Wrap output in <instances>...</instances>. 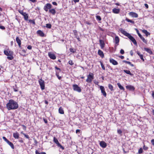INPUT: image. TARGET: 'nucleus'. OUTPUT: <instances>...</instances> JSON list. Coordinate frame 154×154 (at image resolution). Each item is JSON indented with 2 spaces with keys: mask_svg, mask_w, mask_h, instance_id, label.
Segmentation results:
<instances>
[{
  "mask_svg": "<svg viewBox=\"0 0 154 154\" xmlns=\"http://www.w3.org/2000/svg\"><path fill=\"white\" fill-rule=\"evenodd\" d=\"M35 154H46L45 152H42L41 153H39L37 150L35 151Z\"/></svg>",
  "mask_w": 154,
  "mask_h": 154,
  "instance_id": "nucleus-35",
  "label": "nucleus"
},
{
  "mask_svg": "<svg viewBox=\"0 0 154 154\" xmlns=\"http://www.w3.org/2000/svg\"><path fill=\"white\" fill-rule=\"evenodd\" d=\"M69 50L71 52L73 53H74L76 51L75 49L72 48H70L69 49Z\"/></svg>",
  "mask_w": 154,
  "mask_h": 154,
  "instance_id": "nucleus-34",
  "label": "nucleus"
},
{
  "mask_svg": "<svg viewBox=\"0 0 154 154\" xmlns=\"http://www.w3.org/2000/svg\"><path fill=\"white\" fill-rule=\"evenodd\" d=\"M110 62L114 65L118 64V63L117 61L112 58H110L109 60Z\"/></svg>",
  "mask_w": 154,
  "mask_h": 154,
  "instance_id": "nucleus-11",
  "label": "nucleus"
},
{
  "mask_svg": "<svg viewBox=\"0 0 154 154\" xmlns=\"http://www.w3.org/2000/svg\"><path fill=\"white\" fill-rule=\"evenodd\" d=\"M126 88L129 90H134V88L131 85H128L126 86Z\"/></svg>",
  "mask_w": 154,
  "mask_h": 154,
  "instance_id": "nucleus-20",
  "label": "nucleus"
},
{
  "mask_svg": "<svg viewBox=\"0 0 154 154\" xmlns=\"http://www.w3.org/2000/svg\"><path fill=\"white\" fill-rule=\"evenodd\" d=\"M68 63L69 64L71 65H72L74 64V63L72 60H70L69 61Z\"/></svg>",
  "mask_w": 154,
  "mask_h": 154,
  "instance_id": "nucleus-43",
  "label": "nucleus"
},
{
  "mask_svg": "<svg viewBox=\"0 0 154 154\" xmlns=\"http://www.w3.org/2000/svg\"><path fill=\"white\" fill-rule=\"evenodd\" d=\"M144 5L145 7L146 8H148V5L147 4H144Z\"/></svg>",
  "mask_w": 154,
  "mask_h": 154,
  "instance_id": "nucleus-58",
  "label": "nucleus"
},
{
  "mask_svg": "<svg viewBox=\"0 0 154 154\" xmlns=\"http://www.w3.org/2000/svg\"><path fill=\"white\" fill-rule=\"evenodd\" d=\"M120 58H121L122 59H123L124 58V57L123 56H121L119 57Z\"/></svg>",
  "mask_w": 154,
  "mask_h": 154,
  "instance_id": "nucleus-63",
  "label": "nucleus"
},
{
  "mask_svg": "<svg viewBox=\"0 0 154 154\" xmlns=\"http://www.w3.org/2000/svg\"><path fill=\"white\" fill-rule=\"evenodd\" d=\"M100 43L101 48L103 49L104 47L105 44L104 43V41L101 39H100L99 40Z\"/></svg>",
  "mask_w": 154,
  "mask_h": 154,
  "instance_id": "nucleus-12",
  "label": "nucleus"
},
{
  "mask_svg": "<svg viewBox=\"0 0 154 154\" xmlns=\"http://www.w3.org/2000/svg\"><path fill=\"white\" fill-rule=\"evenodd\" d=\"M38 82L42 90H44L45 86L44 81L41 79L39 80Z\"/></svg>",
  "mask_w": 154,
  "mask_h": 154,
  "instance_id": "nucleus-7",
  "label": "nucleus"
},
{
  "mask_svg": "<svg viewBox=\"0 0 154 154\" xmlns=\"http://www.w3.org/2000/svg\"><path fill=\"white\" fill-rule=\"evenodd\" d=\"M124 72L126 73L127 74H129L131 76H133V74L132 73H131L130 71L129 70H123Z\"/></svg>",
  "mask_w": 154,
  "mask_h": 154,
  "instance_id": "nucleus-24",
  "label": "nucleus"
},
{
  "mask_svg": "<svg viewBox=\"0 0 154 154\" xmlns=\"http://www.w3.org/2000/svg\"><path fill=\"white\" fill-rule=\"evenodd\" d=\"M120 52L121 54H123L124 53V51L122 49L120 50Z\"/></svg>",
  "mask_w": 154,
  "mask_h": 154,
  "instance_id": "nucleus-49",
  "label": "nucleus"
},
{
  "mask_svg": "<svg viewBox=\"0 0 154 154\" xmlns=\"http://www.w3.org/2000/svg\"><path fill=\"white\" fill-rule=\"evenodd\" d=\"M19 141L21 143H23V140H22V138H21L19 140Z\"/></svg>",
  "mask_w": 154,
  "mask_h": 154,
  "instance_id": "nucleus-51",
  "label": "nucleus"
},
{
  "mask_svg": "<svg viewBox=\"0 0 154 154\" xmlns=\"http://www.w3.org/2000/svg\"><path fill=\"white\" fill-rule=\"evenodd\" d=\"M27 48L28 49L30 50L32 49V47L30 45H29Z\"/></svg>",
  "mask_w": 154,
  "mask_h": 154,
  "instance_id": "nucleus-52",
  "label": "nucleus"
},
{
  "mask_svg": "<svg viewBox=\"0 0 154 154\" xmlns=\"http://www.w3.org/2000/svg\"><path fill=\"white\" fill-rule=\"evenodd\" d=\"M52 3L53 5H57V3L55 2H52Z\"/></svg>",
  "mask_w": 154,
  "mask_h": 154,
  "instance_id": "nucleus-56",
  "label": "nucleus"
},
{
  "mask_svg": "<svg viewBox=\"0 0 154 154\" xmlns=\"http://www.w3.org/2000/svg\"><path fill=\"white\" fill-rule=\"evenodd\" d=\"M18 12L21 14H22L24 16V18L25 20H28V16L27 14L25 12H23V11L22 10H19L18 11Z\"/></svg>",
  "mask_w": 154,
  "mask_h": 154,
  "instance_id": "nucleus-5",
  "label": "nucleus"
},
{
  "mask_svg": "<svg viewBox=\"0 0 154 154\" xmlns=\"http://www.w3.org/2000/svg\"><path fill=\"white\" fill-rule=\"evenodd\" d=\"M100 63L101 66L102 68V69L103 70H105V67L103 65L102 62L101 61H100Z\"/></svg>",
  "mask_w": 154,
  "mask_h": 154,
  "instance_id": "nucleus-37",
  "label": "nucleus"
},
{
  "mask_svg": "<svg viewBox=\"0 0 154 154\" xmlns=\"http://www.w3.org/2000/svg\"><path fill=\"white\" fill-rule=\"evenodd\" d=\"M108 87L109 89L111 91H112L113 90V87L112 85L110 84H109L108 85Z\"/></svg>",
  "mask_w": 154,
  "mask_h": 154,
  "instance_id": "nucleus-32",
  "label": "nucleus"
},
{
  "mask_svg": "<svg viewBox=\"0 0 154 154\" xmlns=\"http://www.w3.org/2000/svg\"><path fill=\"white\" fill-rule=\"evenodd\" d=\"M129 14L133 17L137 18L138 17V15L137 13L133 12H130Z\"/></svg>",
  "mask_w": 154,
  "mask_h": 154,
  "instance_id": "nucleus-13",
  "label": "nucleus"
},
{
  "mask_svg": "<svg viewBox=\"0 0 154 154\" xmlns=\"http://www.w3.org/2000/svg\"><path fill=\"white\" fill-rule=\"evenodd\" d=\"M100 88L101 90V93L103 94V95L106 97V94L105 91V89L103 86H100Z\"/></svg>",
  "mask_w": 154,
  "mask_h": 154,
  "instance_id": "nucleus-10",
  "label": "nucleus"
},
{
  "mask_svg": "<svg viewBox=\"0 0 154 154\" xmlns=\"http://www.w3.org/2000/svg\"><path fill=\"white\" fill-rule=\"evenodd\" d=\"M55 68L56 69L59 70L60 71V68H58L57 67V66L55 67Z\"/></svg>",
  "mask_w": 154,
  "mask_h": 154,
  "instance_id": "nucleus-60",
  "label": "nucleus"
},
{
  "mask_svg": "<svg viewBox=\"0 0 154 154\" xmlns=\"http://www.w3.org/2000/svg\"><path fill=\"white\" fill-rule=\"evenodd\" d=\"M115 40L116 41V44H118L119 43V37L118 36H115Z\"/></svg>",
  "mask_w": 154,
  "mask_h": 154,
  "instance_id": "nucleus-27",
  "label": "nucleus"
},
{
  "mask_svg": "<svg viewBox=\"0 0 154 154\" xmlns=\"http://www.w3.org/2000/svg\"><path fill=\"white\" fill-rule=\"evenodd\" d=\"M37 33L41 37H44L45 36L44 33L40 30H38L37 31Z\"/></svg>",
  "mask_w": 154,
  "mask_h": 154,
  "instance_id": "nucleus-16",
  "label": "nucleus"
},
{
  "mask_svg": "<svg viewBox=\"0 0 154 154\" xmlns=\"http://www.w3.org/2000/svg\"><path fill=\"white\" fill-rule=\"evenodd\" d=\"M21 133L24 136V137L26 138L29 139V136L25 134V133H23V132H21Z\"/></svg>",
  "mask_w": 154,
  "mask_h": 154,
  "instance_id": "nucleus-42",
  "label": "nucleus"
},
{
  "mask_svg": "<svg viewBox=\"0 0 154 154\" xmlns=\"http://www.w3.org/2000/svg\"><path fill=\"white\" fill-rule=\"evenodd\" d=\"M7 143L13 149H14V144L13 143H12L10 141H9Z\"/></svg>",
  "mask_w": 154,
  "mask_h": 154,
  "instance_id": "nucleus-26",
  "label": "nucleus"
},
{
  "mask_svg": "<svg viewBox=\"0 0 154 154\" xmlns=\"http://www.w3.org/2000/svg\"><path fill=\"white\" fill-rule=\"evenodd\" d=\"M144 50L150 54H152V52L151 50L147 48H144Z\"/></svg>",
  "mask_w": 154,
  "mask_h": 154,
  "instance_id": "nucleus-22",
  "label": "nucleus"
},
{
  "mask_svg": "<svg viewBox=\"0 0 154 154\" xmlns=\"http://www.w3.org/2000/svg\"><path fill=\"white\" fill-rule=\"evenodd\" d=\"M142 32L146 34V36H148V35H150V33L145 29L142 30Z\"/></svg>",
  "mask_w": 154,
  "mask_h": 154,
  "instance_id": "nucleus-23",
  "label": "nucleus"
},
{
  "mask_svg": "<svg viewBox=\"0 0 154 154\" xmlns=\"http://www.w3.org/2000/svg\"><path fill=\"white\" fill-rule=\"evenodd\" d=\"M59 112L61 114H63L64 113V111L63 109L61 107H60L59 109Z\"/></svg>",
  "mask_w": 154,
  "mask_h": 154,
  "instance_id": "nucleus-29",
  "label": "nucleus"
},
{
  "mask_svg": "<svg viewBox=\"0 0 154 154\" xmlns=\"http://www.w3.org/2000/svg\"><path fill=\"white\" fill-rule=\"evenodd\" d=\"M152 96L153 98L154 99V92L152 93Z\"/></svg>",
  "mask_w": 154,
  "mask_h": 154,
  "instance_id": "nucleus-64",
  "label": "nucleus"
},
{
  "mask_svg": "<svg viewBox=\"0 0 154 154\" xmlns=\"http://www.w3.org/2000/svg\"><path fill=\"white\" fill-rule=\"evenodd\" d=\"M72 87L74 91H76L79 93L81 92L82 90L81 88L78 86L77 85H72Z\"/></svg>",
  "mask_w": 154,
  "mask_h": 154,
  "instance_id": "nucleus-4",
  "label": "nucleus"
},
{
  "mask_svg": "<svg viewBox=\"0 0 154 154\" xmlns=\"http://www.w3.org/2000/svg\"><path fill=\"white\" fill-rule=\"evenodd\" d=\"M112 12L115 14H118L120 12V10L119 9L114 8L112 9Z\"/></svg>",
  "mask_w": 154,
  "mask_h": 154,
  "instance_id": "nucleus-18",
  "label": "nucleus"
},
{
  "mask_svg": "<svg viewBox=\"0 0 154 154\" xmlns=\"http://www.w3.org/2000/svg\"><path fill=\"white\" fill-rule=\"evenodd\" d=\"M51 25L50 24L47 23L46 24V27L49 28L50 29L51 28Z\"/></svg>",
  "mask_w": 154,
  "mask_h": 154,
  "instance_id": "nucleus-38",
  "label": "nucleus"
},
{
  "mask_svg": "<svg viewBox=\"0 0 154 154\" xmlns=\"http://www.w3.org/2000/svg\"><path fill=\"white\" fill-rule=\"evenodd\" d=\"M151 142L152 144L154 146V139H152L151 140Z\"/></svg>",
  "mask_w": 154,
  "mask_h": 154,
  "instance_id": "nucleus-54",
  "label": "nucleus"
},
{
  "mask_svg": "<svg viewBox=\"0 0 154 154\" xmlns=\"http://www.w3.org/2000/svg\"><path fill=\"white\" fill-rule=\"evenodd\" d=\"M143 149L144 150H146L147 149L148 147H147L145 146H144Z\"/></svg>",
  "mask_w": 154,
  "mask_h": 154,
  "instance_id": "nucleus-57",
  "label": "nucleus"
},
{
  "mask_svg": "<svg viewBox=\"0 0 154 154\" xmlns=\"http://www.w3.org/2000/svg\"><path fill=\"white\" fill-rule=\"evenodd\" d=\"M29 0L33 2H36V0Z\"/></svg>",
  "mask_w": 154,
  "mask_h": 154,
  "instance_id": "nucleus-61",
  "label": "nucleus"
},
{
  "mask_svg": "<svg viewBox=\"0 0 154 154\" xmlns=\"http://www.w3.org/2000/svg\"><path fill=\"white\" fill-rule=\"evenodd\" d=\"M8 56L7 57V59L9 60H12L13 59V57L11 56Z\"/></svg>",
  "mask_w": 154,
  "mask_h": 154,
  "instance_id": "nucleus-45",
  "label": "nucleus"
},
{
  "mask_svg": "<svg viewBox=\"0 0 154 154\" xmlns=\"http://www.w3.org/2000/svg\"><path fill=\"white\" fill-rule=\"evenodd\" d=\"M57 145L58 147H60L62 149H64V148L59 143Z\"/></svg>",
  "mask_w": 154,
  "mask_h": 154,
  "instance_id": "nucleus-39",
  "label": "nucleus"
},
{
  "mask_svg": "<svg viewBox=\"0 0 154 154\" xmlns=\"http://www.w3.org/2000/svg\"><path fill=\"white\" fill-rule=\"evenodd\" d=\"M56 75L59 79H61V77L59 76L58 75L57 73L56 74Z\"/></svg>",
  "mask_w": 154,
  "mask_h": 154,
  "instance_id": "nucleus-53",
  "label": "nucleus"
},
{
  "mask_svg": "<svg viewBox=\"0 0 154 154\" xmlns=\"http://www.w3.org/2000/svg\"><path fill=\"white\" fill-rule=\"evenodd\" d=\"M4 53L7 56H11L13 54V52L9 50H5Z\"/></svg>",
  "mask_w": 154,
  "mask_h": 154,
  "instance_id": "nucleus-8",
  "label": "nucleus"
},
{
  "mask_svg": "<svg viewBox=\"0 0 154 154\" xmlns=\"http://www.w3.org/2000/svg\"><path fill=\"white\" fill-rule=\"evenodd\" d=\"M49 12L51 13L53 15H55L56 13L55 10L54 9H50L49 11Z\"/></svg>",
  "mask_w": 154,
  "mask_h": 154,
  "instance_id": "nucleus-21",
  "label": "nucleus"
},
{
  "mask_svg": "<svg viewBox=\"0 0 154 154\" xmlns=\"http://www.w3.org/2000/svg\"><path fill=\"white\" fill-rule=\"evenodd\" d=\"M2 138L7 143L9 141L5 137H3Z\"/></svg>",
  "mask_w": 154,
  "mask_h": 154,
  "instance_id": "nucleus-44",
  "label": "nucleus"
},
{
  "mask_svg": "<svg viewBox=\"0 0 154 154\" xmlns=\"http://www.w3.org/2000/svg\"><path fill=\"white\" fill-rule=\"evenodd\" d=\"M117 132L119 134H120L121 136L122 135V131L120 129H118Z\"/></svg>",
  "mask_w": 154,
  "mask_h": 154,
  "instance_id": "nucleus-41",
  "label": "nucleus"
},
{
  "mask_svg": "<svg viewBox=\"0 0 154 154\" xmlns=\"http://www.w3.org/2000/svg\"><path fill=\"white\" fill-rule=\"evenodd\" d=\"M130 54L131 55V56H132L133 55V51H131L130 52Z\"/></svg>",
  "mask_w": 154,
  "mask_h": 154,
  "instance_id": "nucleus-62",
  "label": "nucleus"
},
{
  "mask_svg": "<svg viewBox=\"0 0 154 154\" xmlns=\"http://www.w3.org/2000/svg\"><path fill=\"white\" fill-rule=\"evenodd\" d=\"M48 55L49 57L52 59L55 60L56 58V57L55 54L51 52H49Z\"/></svg>",
  "mask_w": 154,
  "mask_h": 154,
  "instance_id": "nucleus-9",
  "label": "nucleus"
},
{
  "mask_svg": "<svg viewBox=\"0 0 154 154\" xmlns=\"http://www.w3.org/2000/svg\"><path fill=\"white\" fill-rule=\"evenodd\" d=\"M135 30H136V31L138 35L139 36V37H140L142 36V35L139 32V31L137 29H135Z\"/></svg>",
  "mask_w": 154,
  "mask_h": 154,
  "instance_id": "nucleus-36",
  "label": "nucleus"
},
{
  "mask_svg": "<svg viewBox=\"0 0 154 154\" xmlns=\"http://www.w3.org/2000/svg\"><path fill=\"white\" fill-rule=\"evenodd\" d=\"M96 19L97 20L99 21L101 20V18L99 16H98V15L96 16Z\"/></svg>",
  "mask_w": 154,
  "mask_h": 154,
  "instance_id": "nucleus-40",
  "label": "nucleus"
},
{
  "mask_svg": "<svg viewBox=\"0 0 154 154\" xmlns=\"http://www.w3.org/2000/svg\"><path fill=\"white\" fill-rule=\"evenodd\" d=\"M16 41L17 43H18V46L19 47H20L21 46V41L20 40L19 38V37H17L16 38Z\"/></svg>",
  "mask_w": 154,
  "mask_h": 154,
  "instance_id": "nucleus-17",
  "label": "nucleus"
},
{
  "mask_svg": "<svg viewBox=\"0 0 154 154\" xmlns=\"http://www.w3.org/2000/svg\"><path fill=\"white\" fill-rule=\"evenodd\" d=\"M80 132V130L79 129H77L76 131V133L77 134L79 133Z\"/></svg>",
  "mask_w": 154,
  "mask_h": 154,
  "instance_id": "nucleus-55",
  "label": "nucleus"
},
{
  "mask_svg": "<svg viewBox=\"0 0 154 154\" xmlns=\"http://www.w3.org/2000/svg\"><path fill=\"white\" fill-rule=\"evenodd\" d=\"M29 21L30 22L33 23V24H35V21L33 20H29Z\"/></svg>",
  "mask_w": 154,
  "mask_h": 154,
  "instance_id": "nucleus-47",
  "label": "nucleus"
},
{
  "mask_svg": "<svg viewBox=\"0 0 154 154\" xmlns=\"http://www.w3.org/2000/svg\"><path fill=\"white\" fill-rule=\"evenodd\" d=\"M54 141L57 144L58 143H59L58 140L55 137H54L53 138Z\"/></svg>",
  "mask_w": 154,
  "mask_h": 154,
  "instance_id": "nucleus-31",
  "label": "nucleus"
},
{
  "mask_svg": "<svg viewBox=\"0 0 154 154\" xmlns=\"http://www.w3.org/2000/svg\"><path fill=\"white\" fill-rule=\"evenodd\" d=\"M140 38L142 39L143 42L146 44H147V40H146L142 36L140 37Z\"/></svg>",
  "mask_w": 154,
  "mask_h": 154,
  "instance_id": "nucleus-30",
  "label": "nucleus"
},
{
  "mask_svg": "<svg viewBox=\"0 0 154 154\" xmlns=\"http://www.w3.org/2000/svg\"><path fill=\"white\" fill-rule=\"evenodd\" d=\"M123 62H125V63H127L129 65H130V64H131V62L129 61H126V60H124L123 61Z\"/></svg>",
  "mask_w": 154,
  "mask_h": 154,
  "instance_id": "nucleus-48",
  "label": "nucleus"
},
{
  "mask_svg": "<svg viewBox=\"0 0 154 154\" xmlns=\"http://www.w3.org/2000/svg\"><path fill=\"white\" fill-rule=\"evenodd\" d=\"M74 2L76 3L78 2H79V0H73Z\"/></svg>",
  "mask_w": 154,
  "mask_h": 154,
  "instance_id": "nucleus-59",
  "label": "nucleus"
},
{
  "mask_svg": "<svg viewBox=\"0 0 154 154\" xmlns=\"http://www.w3.org/2000/svg\"><path fill=\"white\" fill-rule=\"evenodd\" d=\"M143 152V149L142 148H140L138 151V153L139 154L142 153Z\"/></svg>",
  "mask_w": 154,
  "mask_h": 154,
  "instance_id": "nucleus-46",
  "label": "nucleus"
},
{
  "mask_svg": "<svg viewBox=\"0 0 154 154\" xmlns=\"http://www.w3.org/2000/svg\"><path fill=\"white\" fill-rule=\"evenodd\" d=\"M13 136L15 139H18L19 137V134L17 132L14 133Z\"/></svg>",
  "mask_w": 154,
  "mask_h": 154,
  "instance_id": "nucleus-19",
  "label": "nucleus"
},
{
  "mask_svg": "<svg viewBox=\"0 0 154 154\" xmlns=\"http://www.w3.org/2000/svg\"><path fill=\"white\" fill-rule=\"evenodd\" d=\"M52 6L50 3H47L45 5L44 7V9L45 11L47 12L48 9H50L52 8Z\"/></svg>",
  "mask_w": 154,
  "mask_h": 154,
  "instance_id": "nucleus-6",
  "label": "nucleus"
},
{
  "mask_svg": "<svg viewBox=\"0 0 154 154\" xmlns=\"http://www.w3.org/2000/svg\"><path fill=\"white\" fill-rule=\"evenodd\" d=\"M119 31L122 34L127 36L134 45H136L137 44L135 39L129 33L127 32L122 28L120 29Z\"/></svg>",
  "mask_w": 154,
  "mask_h": 154,
  "instance_id": "nucleus-2",
  "label": "nucleus"
},
{
  "mask_svg": "<svg viewBox=\"0 0 154 154\" xmlns=\"http://www.w3.org/2000/svg\"><path fill=\"white\" fill-rule=\"evenodd\" d=\"M137 54L140 57V59L143 60V61H144V60L143 58V54H140V53L139 52H137Z\"/></svg>",
  "mask_w": 154,
  "mask_h": 154,
  "instance_id": "nucleus-25",
  "label": "nucleus"
},
{
  "mask_svg": "<svg viewBox=\"0 0 154 154\" xmlns=\"http://www.w3.org/2000/svg\"><path fill=\"white\" fill-rule=\"evenodd\" d=\"M0 28L2 29H5V27L3 26H0Z\"/></svg>",
  "mask_w": 154,
  "mask_h": 154,
  "instance_id": "nucleus-50",
  "label": "nucleus"
},
{
  "mask_svg": "<svg viewBox=\"0 0 154 154\" xmlns=\"http://www.w3.org/2000/svg\"><path fill=\"white\" fill-rule=\"evenodd\" d=\"M100 145L101 147L103 148H105L107 146L106 143L103 141H101Z\"/></svg>",
  "mask_w": 154,
  "mask_h": 154,
  "instance_id": "nucleus-14",
  "label": "nucleus"
},
{
  "mask_svg": "<svg viewBox=\"0 0 154 154\" xmlns=\"http://www.w3.org/2000/svg\"><path fill=\"white\" fill-rule=\"evenodd\" d=\"M94 78L93 74L91 73L87 76V79L86 80V82L88 83H91Z\"/></svg>",
  "mask_w": 154,
  "mask_h": 154,
  "instance_id": "nucleus-3",
  "label": "nucleus"
},
{
  "mask_svg": "<svg viewBox=\"0 0 154 154\" xmlns=\"http://www.w3.org/2000/svg\"><path fill=\"white\" fill-rule=\"evenodd\" d=\"M98 54L102 58L104 57V54L101 50H99L98 51Z\"/></svg>",
  "mask_w": 154,
  "mask_h": 154,
  "instance_id": "nucleus-15",
  "label": "nucleus"
},
{
  "mask_svg": "<svg viewBox=\"0 0 154 154\" xmlns=\"http://www.w3.org/2000/svg\"><path fill=\"white\" fill-rule=\"evenodd\" d=\"M6 106L8 110L15 109L18 107L17 103L13 100H9L8 103L6 105Z\"/></svg>",
  "mask_w": 154,
  "mask_h": 154,
  "instance_id": "nucleus-1",
  "label": "nucleus"
},
{
  "mask_svg": "<svg viewBox=\"0 0 154 154\" xmlns=\"http://www.w3.org/2000/svg\"><path fill=\"white\" fill-rule=\"evenodd\" d=\"M126 20L128 22H131V23H134V21L132 20H130L128 19V18H126Z\"/></svg>",
  "mask_w": 154,
  "mask_h": 154,
  "instance_id": "nucleus-33",
  "label": "nucleus"
},
{
  "mask_svg": "<svg viewBox=\"0 0 154 154\" xmlns=\"http://www.w3.org/2000/svg\"><path fill=\"white\" fill-rule=\"evenodd\" d=\"M117 85L120 89L122 90H124V87L121 85L120 83H118L117 84Z\"/></svg>",
  "mask_w": 154,
  "mask_h": 154,
  "instance_id": "nucleus-28",
  "label": "nucleus"
}]
</instances>
